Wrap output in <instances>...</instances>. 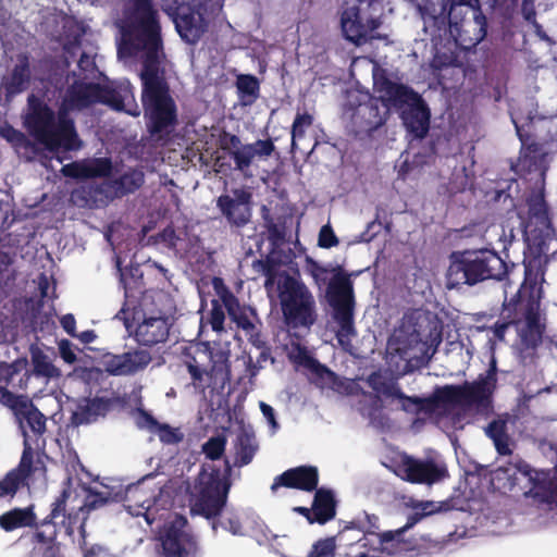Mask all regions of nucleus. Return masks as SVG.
Wrapping results in <instances>:
<instances>
[{
  "label": "nucleus",
  "instance_id": "f257e3e1",
  "mask_svg": "<svg viewBox=\"0 0 557 557\" xmlns=\"http://www.w3.org/2000/svg\"><path fill=\"white\" fill-rule=\"evenodd\" d=\"M186 42H196L209 23L222 11L219 0H158ZM158 13L150 0H127L116 26L121 30L119 57H138L144 62L143 101L151 134H169L175 123V110L163 81L164 53Z\"/></svg>",
  "mask_w": 557,
  "mask_h": 557
},
{
  "label": "nucleus",
  "instance_id": "f03ea898",
  "mask_svg": "<svg viewBox=\"0 0 557 557\" xmlns=\"http://www.w3.org/2000/svg\"><path fill=\"white\" fill-rule=\"evenodd\" d=\"M78 69V78L69 89L57 120L45 104L29 99L24 125L33 135L38 136V139H74L76 133L69 113L97 102L108 104L117 111H125L133 116L139 115V108L134 101L128 84H121L116 88H100L98 84L89 82V78L96 75L92 55L82 52Z\"/></svg>",
  "mask_w": 557,
  "mask_h": 557
},
{
  "label": "nucleus",
  "instance_id": "7ed1b4c3",
  "mask_svg": "<svg viewBox=\"0 0 557 557\" xmlns=\"http://www.w3.org/2000/svg\"><path fill=\"white\" fill-rule=\"evenodd\" d=\"M446 272L447 287L474 286L481 282L504 281L509 272L508 264L494 250L475 249L454 251Z\"/></svg>",
  "mask_w": 557,
  "mask_h": 557
},
{
  "label": "nucleus",
  "instance_id": "20e7f679",
  "mask_svg": "<svg viewBox=\"0 0 557 557\" xmlns=\"http://www.w3.org/2000/svg\"><path fill=\"white\" fill-rule=\"evenodd\" d=\"M232 466L227 459L224 470L216 466L202 467L198 473L190 497V512L212 521V529L216 530L218 521L226 506L232 486Z\"/></svg>",
  "mask_w": 557,
  "mask_h": 557
},
{
  "label": "nucleus",
  "instance_id": "39448f33",
  "mask_svg": "<svg viewBox=\"0 0 557 557\" xmlns=\"http://www.w3.org/2000/svg\"><path fill=\"white\" fill-rule=\"evenodd\" d=\"M375 90L387 108L404 109L401 117L405 126L422 138L429 128V112L417 92L385 78H375Z\"/></svg>",
  "mask_w": 557,
  "mask_h": 557
},
{
  "label": "nucleus",
  "instance_id": "423d86ee",
  "mask_svg": "<svg viewBox=\"0 0 557 557\" xmlns=\"http://www.w3.org/2000/svg\"><path fill=\"white\" fill-rule=\"evenodd\" d=\"M277 289L283 322L288 329H309L317 322L314 297L302 282L284 273Z\"/></svg>",
  "mask_w": 557,
  "mask_h": 557
},
{
  "label": "nucleus",
  "instance_id": "0eeeda50",
  "mask_svg": "<svg viewBox=\"0 0 557 557\" xmlns=\"http://www.w3.org/2000/svg\"><path fill=\"white\" fill-rule=\"evenodd\" d=\"M528 216L524 223V242L534 258L548 252V243L555 234L552 212L545 199V189H534L527 197Z\"/></svg>",
  "mask_w": 557,
  "mask_h": 557
},
{
  "label": "nucleus",
  "instance_id": "6e6552de",
  "mask_svg": "<svg viewBox=\"0 0 557 557\" xmlns=\"http://www.w3.org/2000/svg\"><path fill=\"white\" fill-rule=\"evenodd\" d=\"M144 183V172L139 169H129L112 181L101 184L89 183L75 188L71 194V199L82 208H98L115 197L135 193Z\"/></svg>",
  "mask_w": 557,
  "mask_h": 557
},
{
  "label": "nucleus",
  "instance_id": "1a4fd4ad",
  "mask_svg": "<svg viewBox=\"0 0 557 557\" xmlns=\"http://www.w3.org/2000/svg\"><path fill=\"white\" fill-rule=\"evenodd\" d=\"M384 12V0H358L341 15V28L345 38L356 45L381 39L376 33Z\"/></svg>",
  "mask_w": 557,
  "mask_h": 557
},
{
  "label": "nucleus",
  "instance_id": "9d476101",
  "mask_svg": "<svg viewBox=\"0 0 557 557\" xmlns=\"http://www.w3.org/2000/svg\"><path fill=\"white\" fill-rule=\"evenodd\" d=\"M503 315L511 319L525 348L535 349L542 344L546 326L541 322L539 300L532 296L522 298L518 293L504 305Z\"/></svg>",
  "mask_w": 557,
  "mask_h": 557
},
{
  "label": "nucleus",
  "instance_id": "9b49d317",
  "mask_svg": "<svg viewBox=\"0 0 557 557\" xmlns=\"http://www.w3.org/2000/svg\"><path fill=\"white\" fill-rule=\"evenodd\" d=\"M70 492L63 490L51 504L50 513L36 524L29 535V542L33 545V552L39 557H64L62 544L58 541V519L62 518V523L66 517V502Z\"/></svg>",
  "mask_w": 557,
  "mask_h": 557
},
{
  "label": "nucleus",
  "instance_id": "f8f14e48",
  "mask_svg": "<svg viewBox=\"0 0 557 557\" xmlns=\"http://www.w3.org/2000/svg\"><path fill=\"white\" fill-rule=\"evenodd\" d=\"M329 305L333 309V318L339 329L337 338L341 344L356 334L354 326L355 296L352 282L348 275L336 273L329 282L326 289Z\"/></svg>",
  "mask_w": 557,
  "mask_h": 557
},
{
  "label": "nucleus",
  "instance_id": "ddd939ff",
  "mask_svg": "<svg viewBox=\"0 0 557 557\" xmlns=\"http://www.w3.org/2000/svg\"><path fill=\"white\" fill-rule=\"evenodd\" d=\"M495 391L494 386L478 376L472 382L442 386L441 399L443 405L475 408L478 412L487 413L493 409Z\"/></svg>",
  "mask_w": 557,
  "mask_h": 557
},
{
  "label": "nucleus",
  "instance_id": "4468645a",
  "mask_svg": "<svg viewBox=\"0 0 557 557\" xmlns=\"http://www.w3.org/2000/svg\"><path fill=\"white\" fill-rule=\"evenodd\" d=\"M20 158L51 168V161L62 163L71 158L70 152L83 147L84 141H11Z\"/></svg>",
  "mask_w": 557,
  "mask_h": 557
},
{
  "label": "nucleus",
  "instance_id": "2eb2a0df",
  "mask_svg": "<svg viewBox=\"0 0 557 557\" xmlns=\"http://www.w3.org/2000/svg\"><path fill=\"white\" fill-rule=\"evenodd\" d=\"M187 519L176 515L160 536L163 557H188L196 550V541L186 530Z\"/></svg>",
  "mask_w": 557,
  "mask_h": 557
},
{
  "label": "nucleus",
  "instance_id": "dca6fc26",
  "mask_svg": "<svg viewBox=\"0 0 557 557\" xmlns=\"http://www.w3.org/2000/svg\"><path fill=\"white\" fill-rule=\"evenodd\" d=\"M349 531L367 532L375 536L381 531L380 518L376 515L366 513L364 521H351L341 530L336 537H325L317 541L307 557H335L336 540L339 545H350L346 539Z\"/></svg>",
  "mask_w": 557,
  "mask_h": 557
},
{
  "label": "nucleus",
  "instance_id": "f3484780",
  "mask_svg": "<svg viewBox=\"0 0 557 557\" xmlns=\"http://www.w3.org/2000/svg\"><path fill=\"white\" fill-rule=\"evenodd\" d=\"M152 360L147 349L133 348L123 354L107 352L101 358V363L107 373L114 376L134 375L144 371Z\"/></svg>",
  "mask_w": 557,
  "mask_h": 557
},
{
  "label": "nucleus",
  "instance_id": "a211bd4d",
  "mask_svg": "<svg viewBox=\"0 0 557 557\" xmlns=\"http://www.w3.org/2000/svg\"><path fill=\"white\" fill-rule=\"evenodd\" d=\"M234 197L221 195L216 207L231 226L243 227L251 218V194L244 189H235Z\"/></svg>",
  "mask_w": 557,
  "mask_h": 557
},
{
  "label": "nucleus",
  "instance_id": "6ab92c4d",
  "mask_svg": "<svg viewBox=\"0 0 557 557\" xmlns=\"http://www.w3.org/2000/svg\"><path fill=\"white\" fill-rule=\"evenodd\" d=\"M509 466L515 469L513 475L521 474L530 484L529 493L540 496L544 500L557 504V485L547 480V474L543 471L533 469L527 461L519 456L513 457Z\"/></svg>",
  "mask_w": 557,
  "mask_h": 557
},
{
  "label": "nucleus",
  "instance_id": "aec40b11",
  "mask_svg": "<svg viewBox=\"0 0 557 557\" xmlns=\"http://www.w3.org/2000/svg\"><path fill=\"white\" fill-rule=\"evenodd\" d=\"M399 470L404 473L405 480L419 484H432L447 476L445 467L436 465L433 460H419L412 457H406Z\"/></svg>",
  "mask_w": 557,
  "mask_h": 557
},
{
  "label": "nucleus",
  "instance_id": "412c9836",
  "mask_svg": "<svg viewBox=\"0 0 557 557\" xmlns=\"http://www.w3.org/2000/svg\"><path fill=\"white\" fill-rule=\"evenodd\" d=\"M183 364L186 367L191 384L196 389L205 392L208 387L206 377L210 376L208 364L211 362L212 354L208 348L197 346L185 347L182 351Z\"/></svg>",
  "mask_w": 557,
  "mask_h": 557
},
{
  "label": "nucleus",
  "instance_id": "4be33fe9",
  "mask_svg": "<svg viewBox=\"0 0 557 557\" xmlns=\"http://www.w3.org/2000/svg\"><path fill=\"white\" fill-rule=\"evenodd\" d=\"M319 485V471L314 466H299L290 468L277 475L271 491L275 492L278 487L296 488L305 492H313Z\"/></svg>",
  "mask_w": 557,
  "mask_h": 557
},
{
  "label": "nucleus",
  "instance_id": "5701e85b",
  "mask_svg": "<svg viewBox=\"0 0 557 557\" xmlns=\"http://www.w3.org/2000/svg\"><path fill=\"white\" fill-rule=\"evenodd\" d=\"M113 164L110 158H94L73 161L64 164L61 173L65 177L74 180H90L109 177L112 173Z\"/></svg>",
  "mask_w": 557,
  "mask_h": 557
},
{
  "label": "nucleus",
  "instance_id": "b1692460",
  "mask_svg": "<svg viewBox=\"0 0 557 557\" xmlns=\"http://www.w3.org/2000/svg\"><path fill=\"white\" fill-rule=\"evenodd\" d=\"M171 326L169 317H146L136 327L135 339L139 345L148 347L165 343Z\"/></svg>",
  "mask_w": 557,
  "mask_h": 557
},
{
  "label": "nucleus",
  "instance_id": "393cba45",
  "mask_svg": "<svg viewBox=\"0 0 557 557\" xmlns=\"http://www.w3.org/2000/svg\"><path fill=\"white\" fill-rule=\"evenodd\" d=\"M30 360L33 364V370H26L20 380V387L26 388L27 382L32 375L37 377H45L47 380L58 379L61 376V371L57 368L51 361L50 357L44 352L39 347L32 345L30 349Z\"/></svg>",
  "mask_w": 557,
  "mask_h": 557
},
{
  "label": "nucleus",
  "instance_id": "a878e982",
  "mask_svg": "<svg viewBox=\"0 0 557 557\" xmlns=\"http://www.w3.org/2000/svg\"><path fill=\"white\" fill-rule=\"evenodd\" d=\"M395 399L399 400L400 409L407 413L419 414L426 413L431 414L442 404L441 399V387H437L434 393L429 397L408 396L401 388L397 393Z\"/></svg>",
  "mask_w": 557,
  "mask_h": 557
},
{
  "label": "nucleus",
  "instance_id": "bb28decb",
  "mask_svg": "<svg viewBox=\"0 0 557 557\" xmlns=\"http://www.w3.org/2000/svg\"><path fill=\"white\" fill-rule=\"evenodd\" d=\"M15 416L20 421V426L23 433L24 431L27 433L26 428L35 436H41L46 432L47 418L32 400L26 399L22 407L16 411Z\"/></svg>",
  "mask_w": 557,
  "mask_h": 557
},
{
  "label": "nucleus",
  "instance_id": "cd10ccee",
  "mask_svg": "<svg viewBox=\"0 0 557 557\" xmlns=\"http://www.w3.org/2000/svg\"><path fill=\"white\" fill-rule=\"evenodd\" d=\"M312 510L318 524H325L333 520L336 515V499L333 491L324 487L317 488Z\"/></svg>",
  "mask_w": 557,
  "mask_h": 557
},
{
  "label": "nucleus",
  "instance_id": "c85d7f7f",
  "mask_svg": "<svg viewBox=\"0 0 557 557\" xmlns=\"http://www.w3.org/2000/svg\"><path fill=\"white\" fill-rule=\"evenodd\" d=\"M36 519L34 506L15 507L0 515V529L4 532H12L21 528H32L36 524Z\"/></svg>",
  "mask_w": 557,
  "mask_h": 557
},
{
  "label": "nucleus",
  "instance_id": "c756f323",
  "mask_svg": "<svg viewBox=\"0 0 557 557\" xmlns=\"http://www.w3.org/2000/svg\"><path fill=\"white\" fill-rule=\"evenodd\" d=\"M110 408V400L101 397L87 398L81 403L73 412V422L76 425L88 424L99 416H103Z\"/></svg>",
  "mask_w": 557,
  "mask_h": 557
},
{
  "label": "nucleus",
  "instance_id": "7c9ffc66",
  "mask_svg": "<svg viewBox=\"0 0 557 557\" xmlns=\"http://www.w3.org/2000/svg\"><path fill=\"white\" fill-rule=\"evenodd\" d=\"M219 147L226 150L234 160L235 169L244 171L249 168L257 156L256 146L251 144L242 145V141H218Z\"/></svg>",
  "mask_w": 557,
  "mask_h": 557
},
{
  "label": "nucleus",
  "instance_id": "2f4dec72",
  "mask_svg": "<svg viewBox=\"0 0 557 557\" xmlns=\"http://www.w3.org/2000/svg\"><path fill=\"white\" fill-rule=\"evenodd\" d=\"M125 507L132 516H145L146 520L150 523L147 511L151 507L150 497L147 491L139 485L129 486L125 493Z\"/></svg>",
  "mask_w": 557,
  "mask_h": 557
},
{
  "label": "nucleus",
  "instance_id": "473e14b6",
  "mask_svg": "<svg viewBox=\"0 0 557 557\" xmlns=\"http://www.w3.org/2000/svg\"><path fill=\"white\" fill-rule=\"evenodd\" d=\"M485 434L493 441L496 451L500 456H511L510 437L507 433V422L502 419L492 420L485 428Z\"/></svg>",
  "mask_w": 557,
  "mask_h": 557
},
{
  "label": "nucleus",
  "instance_id": "72a5a7b5",
  "mask_svg": "<svg viewBox=\"0 0 557 557\" xmlns=\"http://www.w3.org/2000/svg\"><path fill=\"white\" fill-rule=\"evenodd\" d=\"M258 449L253 433L242 432L238 434L235 443V461L234 466L244 467L249 465Z\"/></svg>",
  "mask_w": 557,
  "mask_h": 557
},
{
  "label": "nucleus",
  "instance_id": "f704fd0d",
  "mask_svg": "<svg viewBox=\"0 0 557 557\" xmlns=\"http://www.w3.org/2000/svg\"><path fill=\"white\" fill-rule=\"evenodd\" d=\"M29 63L26 57L21 55L11 73L7 78L8 90L12 94L22 91L29 79Z\"/></svg>",
  "mask_w": 557,
  "mask_h": 557
},
{
  "label": "nucleus",
  "instance_id": "c9c22d12",
  "mask_svg": "<svg viewBox=\"0 0 557 557\" xmlns=\"http://www.w3.org/2000/svg\"><path fill=\"white\" fill-rule=\"evenodd\" d=\"M23 446V453L18 466L10 471L14 472L24 484L35 472L34 449L28 441V433L25 431Z\"/></svg>",
  "mask_w": 557,
  "mask_h": 557
},
{
  "label": "nucleus",
  "instance_id": "e433bc0d",
  "mask_svg": "<svg viewBox=\"0 0 557 557\" xmlns=\"http://www.w3.org/2000/svg\"><path fill=\"white\" fill-rule=\"evenodd\" d=\"M313 375V383L321 388L337 389L341 386L338 375L322 364L319 360L309 369Z\"/></svg>",
  "mask_w": 557,
  "mask_h": 557
},
{
  "label": "nucleus",
  "instance_id": "4c0bfd02",
  "mask_svg": "<svg viewBox=\"0 0 557 557\" xmlns=\"http://www.w3.org/2000/svg\"><path fill=\"white\" fill-rule=\"evenodd\" d=\"M368 385L377 394L395 398L400 389L393 379H386L380 371L372 372L367 379Z\"/></svg>",
  "mask_w": 557,
  "mask_h": 557
},
{
  "label": "nucleus",
  "instance_id": "58836bf2",
  "mask_svg": "<svg viewBox=\"0 0 557 557\" xmlns=\"http://www.w3.org/2000/svg\"><path fill=\"white\" fill-rule=\"evenodd\" d=\"M236 87L244 104H249L258 98L259 82L255 76L239 75L236 81Z\"/></svg>",
  "mask_w": 557,
  "mask_h": 557
},
{
  "label": "nucleus",
  "instance_id": "ea45409f",
  "mask_svg": "<svg viewBox=\"0 0 557 557\" xmlns=\"http://www.w3.org/2000/svg\"><path fill=\"white\" fill-rule=\"evenodd\" d=\"M449 509L447 502L436 504L434 502H420L414 506V512L409 516L407 527H412L424 517Z\"/></svg>",
  "mask_w": 557,
  "mask_h": 557
},
{
  "label": "nucleus",
  "instance_id": "a19ab883",
  "mask_svg": "<svg viewBox=\"0 0 557 557\" xmlns=\"http://www.w3.org/2000/svg\"><path fill=\"white\" fill-rule=\"evenodd\" d=\"M226 443L224 435L212 436L202 445V453L212 461L219 460L224 455Z\"/></svg>",
  "mask_w": 557,
  "mask_h": 557
},
{
  "label": "nucleus",
  "instance_id": "79ce46f5",
  "mask_svg": "<svg viewBox=\"0 0 557 557\" xmlns=\"http://www.w3.org/2000/svg\"><path fill=\"white\" fill-rule=\"evenodd\" d=\"M252 267L256 271L265 276L264 287L267 289L272 288L277 275L276 263L274 260L269 257L265 259H258L253 261Z\"/></svg>",
  "mask_w": 557,
  "mask_h": 557
},
{
  "label": "nucleus",
  "instance_id": "37998d69",
  "mask_svg": "<svg viewBox=\"0 0 557 557\" xmlns=\"http://www.w3.org/2000/svg\"><path fill=\"white\" fill-rule=\"evenodd\" d=\"M403 533L404 529H398L396 531H380L379 534L374 536L377 552L389 550V548L398 546L401 542Z\"/></svg>",
  "mask_w": 557,
  "mask_h": 557
},
{
  "label": "nucleus",
  "instance_id": "c03bdc74",
  "mask_svg": "<svg viewBox=\"0 0 557 557\" xmlns=\"http://www.w3.org/2000/svg\"><path fill=\"white\" fill-rule=\"evenodd\" d=\"M428 144V149L432 152V154L436 153L437 150L442 148V146H448L449 149H458L459 152L454 153L453 158L457 161L458 158H462L463 153L462 150H467L468 153H471L474 151V146L472 145L473 141H465L463 145H461V141H425Z\"/></svg>",
  "mask_w": 557,
  "mask_h": 557
},
{
  "label": "nucleus",
  "instance_id": "a18cd8bd",
  "mask_svg": "<svg viewBox=\"0 0 557 557\" xmlns=\"http://www.w3.org/2000/svg\"><path fill=\"white\" fill-rule=\"evenodd\" d=\"M164 445H176L184 440V433L180 428H173L168 423H160L154 432Z\"/></svg>",
  "mask_w": 557,
  "mask_h": 557
},
{
  "label": "nucleus",
  "instance_id": "49530a36",
  "mask_svg": "<svg viewBox=\"0 0 557 557\" xmlns=\"http://www.w3.org/2000/svg\"><path fill=\"white\" fill-rule=\"evenodd\" d=\"M221 301L232 321L236 318L235 315H242L250 308L242 306L238 298L228 289H224L221 294Z\"/></svg>",
  "mask_w": 557,
  "mask_h": 557
},
{
  "label": "nucleus",
  "instance_id": "de8ad7c7",
  "mask_svg": "<svg viewBox=\"0 0 557 557\" xmlns=\"http://www.w3.org/2000/svg\"><path fill=\"white\" fill-rule=\"evenodd\" d=\"M224 306L223 302L218 299L211 300V310L209 312L208 322L211 325V329L214 332H223L224 331Z\"/></svg>",
  "mask_w": 557,
  "mask_h": 557
},
{
  "label": "nucleus",
  "instance_id": "09e8293b",
  "mask_svg": "<svg viewBox=\"0 0 557 557\" xmlns=\"http://www.w3.org/2000/svg\"><path fill=\"white\" fill-rule=\"evenodd\" d=\"M22 485L24 484L21 479L14 472L9 471L0 480V498L14 497Z\"/></svg>",
  "mask_w": 557,
  "mask_h": 557
},
{
  "label": "nucleus",
  "instance_id": "8fccbe9b",
  "mask_svg": "<svg viewBox=\"0 0 557 557\" xmlns=\"http://www.w3.org/2000/svg\"><path fill=\"white\" fill-rule=\"evenodd\" d=\"M306 269L319 286L324 285L329 281L331 270L321 265L318 261L313 260L312 258L308 257L306 259Z\"/></svg>",
  "mask_w": 557,
  "mask_h": 557
},
{
  "label": "nucleus",
  "instance_id": "3c124183",
  "mask_svg": "<svg viewBox=\"0 0 557 557\" xmlns=\"http://www.w3.org/2000/svg\"><path fill=\"white\" fill-rule=\"evenodd\" d=\"M409 156L410 151H406V158L398 171V176L403 180H406L408 173L412 170L413 166H421L426 164L429 162L428 158L432 157V154L425 156L421 154L420 151H417V153L413 154L412 161H410Z\"/></svg>",
  "mask_w": 557,
  "mask_h": 557
},
{
  "label": "nucleus",
  "instance_id": "603ef678",
  "mask_svg": "<svg viewBox=\"0 0 557 557\" xmlns=\"http://www.w3.org/2000/svg\"><path fill=\"white\" fill-rule=\"evenodd\" d=\"M26 399L27 398L24 396H18L10 392L7 386H0V403L14 410V413H16Z\"/></svg>",
  "mask_w": 557,
  "mask_h": 557
},
{
  "label": "nucleus",
  "instance_id": "864d4df0",
  "mask_svg": "<svg viewBox=\"0 0 557 557\" xmlns=\"http://www.w3.org/2000/svg\"><path fill=\"white\" fill-rule=\"evenodd\" d=\"M296 354H290L289 358L297 364L307 368L308 370L318 361L312 357L308 349L300 344L295 346Z\"/></svg>",
  "mask_w": 557,
  "mask_h": 557
},
{
  "label": "nucleus",
  "instance_id": "5fc2aeb1",
  "mask_svg": "<svg viewBox=\"0 0 557 557\" xmlns=\"http://www.w3.org/2000/svg\"><path fill=\"white\" fill-rule=\"evenodd\" d=\"M339 243L330 224L323 225L319 232L318 245L321 248H332L337 246Z\"/></svg>",
  "mask_w": 557,
  "mask_h": 557
},
{
  "label": "nucleus",
  "instance_id": "6e6d98bb",
  "mask_svg": "<svg viewBox=\"0 0 557 557\" xmlns=\"http://www.w3.org/2000/svg\"><path fill=\"white\" fill-rule=\"evenodd\" d=\"M136 424L139 429H146L149 432L154 433L160 425V422L147 410L138 409Z\"/></svg>",
  "mask_w": 557,
  "mask_h": 557
},
{
  "label": "nucleus",
  "instance_id": "4d7b16f0",
  "mask_svg": "<svg viewBox=\"0 0 557 557\" xmlns=\"http://www.w3.org/2000/svg\"><path fill=\"white\" fill-rule=\"evenodd\" d=\"M312 116L309 114H299L294 121L292 135L293 139L296 137L306 136V128L311 127Z\"/></svg>",
  "mask_w": 557,
  "mask_h": 557
},
{
  "label": "nucleus",
  "instance_id": "13d9d810",
  "mask_svg": "<svg viewBox=\"0 0 557 557\" xmlns=\"http://www.w3.org/2000/svg\"><path fill=\"white\" fill-rule=\"evenodd\" d=\"M235 317L236 318L233 320V322L237 325L238 329L244 331V333L247 331H253V326L257 325L251 319V317L256 318V311L252 308H249L242 315Z\"/></svg>",
  "mask_w": 557,
  "mask_h": 557
},
{
  "label": "nucleus",
  "instance_id": "bf43d9fd",
  "mask_svg": "<svg viewBox=\"0 0 557 557\" xmlns=\"http://www.w3.org/2000/svg\"><path fill=\"white\" fill-rule=\"evenodd\" d=\"M58 346L60 356L64 362L73 364L77 361L76 354L73 349V344L69 339H61Z\"/></svg>",
  "mask_w": 557,
  "mask_h": 557
},
{
  "label": "nucleus",
  "instance_id": "052dcab7",
  "mask_svg": "<svg viewBox=\"0 0 557 557\" xmlns=\"http://www.w3.org/2000/svg\"><path fill=\"white\" fill-rule=\"evenodd\" d=\"M220 524L234 535L242 534L243 525L240 519L236 515H231L230 517L224 518Z\"/></svg>",
  "mask_w": 557,
  "mask_h": 557
},
{
  "label": "nucleus",
  "instance_id": "680f3d73",
  "mask_svg": "<svg viewBox=\"0 0 557 557\" xmlns=\"http://www.w3.org/2000/svg\"><path fill=\"white\" fill-rule=\"evenodd\" d=\"M357 534L358 537L356 539V546L379 553L375 537L373 535H370L367 532H360Z\"/></svg>",
  "mask_w": 557,
  "mask_h": 557
},
{
  "label": "nucleus",
  "instance_id": "e2e57ef3",
  "mask_svg": "<svg viewBox=\"0 0 557 557\" xmlns=\"http://www.w3.org/2000/svg\"><path fill=\"white\" fill-rule=\"evenodd\" d=\"M269 239L274 244L282 243L285 239V227L270 222L267 226Z\"/></svg>",
  "mask_w": 557,
  "mask_h": 557
},
{
  "label": "nucleus",
  "instance_id": "0e129e2a",
  "mask_svg": "<svg viewBox=\"0 0 557 557\" xmlns=\"http://www.w3.org/2000/svg\"><path fill=\"white\" fill-rule=\"evenodd\" d=\"M245 335L248 338V342L255 346L256 348H264L267 346L265 341L263 339L260 329L258 325L253 326V331H247Z\"/></svg>",
  "mask_w": 557,
  "mask_h": 557
},
{
  "label": "nucleus",
  "instance_id": "69168bd1",
  "mask_svg": "<svg viewBox=\"0 0 557 557\" xmlns=\"http://www.w3.org/2000/svg\"><path fill=\"white\" fill-rule=\"evenodd\" d=\"M503 321H497L493 326V332L496 338L499 341H503L505 337V334L510 325H513V323L510 322V318L504 317L502 314Z\"/></svg>",
  "mask_w": 557,
  "mask_h": 557
},
{
  "label": "nucleus",
  "instance_id": "338daca9",
  "mask_svg": "<svg viewBox=\"0 0 557 557\" xmlns=\"http://www.w3.org/2000/svg\"><path fill=\"white\" fill-rule=\"evenodd\" d=\"M61 326L72 337L76 336V320L72 313L64 314L60 319Z\"/></svg>",
  "mask_w": 557,
  "mask_h": 557
},
{
  "label": "nucleus",
  "instance_id": "774afa93",
  "mask_svg": "<svg viewBox=\"0 0 557 557\" xmlns=\"http://www.w3.org/2000/svg\"><path fill=\"white\" fill-rule=\"evenodd\" d=\"M479 377L483 379L495 388L497 387V367L496 361L494 359L491 361L490 367L485 371V373H481Z\"/></svg>",
  "mask_w": 557,
  "mask_h": 557
}]
</instances>
